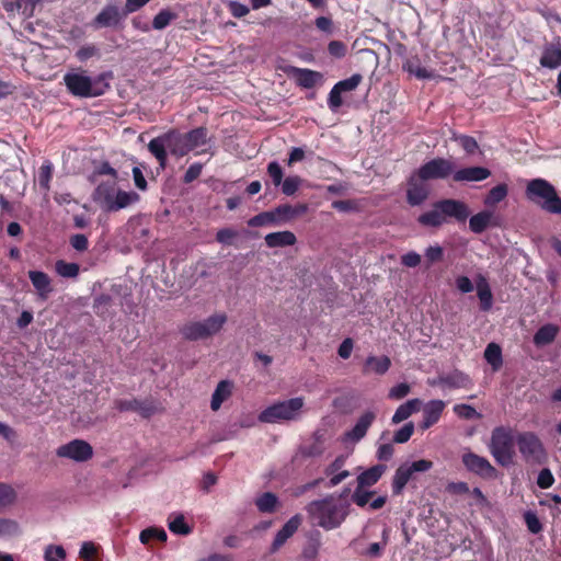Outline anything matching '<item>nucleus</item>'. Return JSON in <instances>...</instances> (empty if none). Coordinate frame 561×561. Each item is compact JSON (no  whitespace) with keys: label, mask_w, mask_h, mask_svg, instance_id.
I'll return each mask as SVG.
<instances>
[{"label":"nucleus","mask_w":561,"mask_h":561,"mask_svg":"<svg viewBox=\"0 0 561 561\" xmlns=\"http://www.w3.org/2000/svg\"><path fill=\"white\" fill-rule=\"evenodd\" d=\"M293 75L297 83L306 89L313 88L321 82L323 78L320 72L304 68H293Z\"/></svg>","instance_id":"23"},{"label":"nucleus","mask_w":561,"mask_h":561,"mask_svg":"<svg viewBox=\"0 0 561 561\" xmlns=\"http://www.w3.org/2000/svg\"><path fill=\"white\" fill-rule=\"evenodd\" d=\"M116 408L119 411H136L144 417H148L153 413V408L150 404H146L137 399L119 400L116 402Z\"/></svg>","instance_id":"30"},{"label":"nucleus","mask_w":561,"mask_h":561,"mask_svg":"<svg viewBox=\"0 0 561 561\" xmlns=\"http://www.w3.org/2000/svg\"><path fill=\"white\" fill-rule=\"evenodd\" d=\"M28 277L41 299L46 300L53 291L49 276L41 271H30Z\"/></svg>","instance_id":"21"},{"label":"nucleus","mask_w":561,"mask_h":561,"mask_svg":"<svg viewBox=\"0 0 561 561\" xmlns=\"http://www.w3.org/2000/svg\"><path fill=\"white\" fill-rule=\"evenodd\" d=\"M478 297L481 302V309L488 311L492 307V293L488 283L482 279L477 286Z\"/></svg>","instance_id":"41"},{"label":"nucleus","mask_w":561,"mask_h":561,"mask_svg":"<svg viewBox=\"0 0 561 561\" xmlns=\"http://www.w3.org/2000/svg\"><path fill=\"white\" fill-rule=\"evenodd\" d=\"M51 176H53V165L50 162H46L41 167L39 173H38V183L43 190H45V191L49 190V182L51 180Z\"/></svg>","instance_id":"52"},{"label":"nucleus","mask_w":561,"mask_h":561,"mask_svg":"<svg viewBox=\"0 0 561 561\" xmlns=\"http://www.w3.org/2000/svg\"><path fill=\"white\" fill-rule=\"evenodd\" d=\"M278 504V497L272 492H265L255 500V505L261 513H273Z\"/></svg>","instance_id":"38"},{"label":"nucleus","mask_w":561,"mask_h":561,"mask_svg":"<svg viewBox=\"0 0 561 561\" xmlns=\"http://www.w3.org/2000/svg\"><path fill=\"white\" fill-rule=\"evenodd\" d=\"M131 12H127V5L119 8L115 3H107L102 10L95 15L91 22V26L94 30L100 28H119L122 23Z\"/></svg>","instance_id":"10"},{"label":"nucleus","mask_w":561,"mask_h":561,"mask_svg":"<svg viewBox=\"0 0 561 561\" xmlns=\"http://www.w3.org/2000/svg\"><path fill=\"white\" fill-rule=\"evenodd\" d=\"M20 534L19 524L10 518H0V538L12 537Z\"/></svg>","instance_id":"46"},{"label":"nucleus","mask_w":561,"mask_h":561,"mask_svg":"<svg viewBox=\"0 0 561 561\" xmlns=\"http://www.w3.org/2000/svg\"><path fill=\"white\" fill-rule=\"evenodd\" d=\"M386 470H387L386 465H381V463L375 465V466L364 470L357 477V484H359V486L370 488L379 481V479L383 476Z\"/></svg>","instance_id":"24"},{"label":"nucleus","mask_w":561,"mask_h":561,"mask_svg":"<svg viewBox=\"0 0 561 561\" xmlns=\"http://www.w3.org/2000/svg\"><path fill=\"white\" fill-rule=\"evenodd\" d=\"M139 195L136 192H125V191H116L113 204H110L108 211H117L119 209L126 208L131 204H135L139 201Z\"/></svg>","instance_id":"29"},{"label":"nucleus","mask_w":561,"mask_h":561,"mask_svg":"<svg viewBox=\"0 0 561 561\" xmlns=\"http://www.w3.org/2000/svg\"><path fill=\"white\" fill-rule=\"evenodd\" d=\"M414 433V424L412 422L405 423L393 435V442L397 444L407 443Z\"/></svg>","instance_id":"54"},{"label":"nucleus","mask_w":561,"mask_h":561,"mask_svg":"<svg viewBox=\"0 0 561 561\" xmlns=\"http://www.w3.org/2000/svg\"><path fill=\"white\" fill-rule=\"evenodd\" d=\"M238 236V232L231 228H224L217 231L216 240L221 243L229 245L232 243L233 239Z\"/></svg>","instance_id":"60"},{"label":"nucleus","mask_w":561,"mask_h":561,"mask_svg":"<svg viewBox=\"0 0 561 561\" xmlns=\"http://www.w3.org/2000/svg\"><path fill=\"white\" fill-rule=\"evenodd\" d=\"M233 385L229 380H221L218 382L210 401L213 411L220 409L224 401H226L232 393Z\"/></svg>","instance_id":"26"},{"label":"nucleus","mask_w":561,"mask_h":561,"mask_svg":"<svg viewBox=\"0 0 561 561\" xmlns=\"http://www.w3.org/2000/svg\"><path fill=\"white\" fill-rule=\"evenodd\" d=\"M489 447L492 456L501 466H508L513 462L514 438L511 430L502 426L494 428Z\"/></svg>","instance_id":"7"},{"label":"nucleus","mask_w":561,"mask_h":561,"mask_svg":"<svg viewBox=\"0 0 561 561\" xmlns=\"http://www.w3.org/2000/svg\"><path fill=\"white\" fill-rule=\"evenodd\" d=\"M456 140L459 141L460 146L467 153L471 154L478 149V142L471 136L461 135V136L457 137Z\"/></svg>","instance_id":"62"},{"label":"nucleus","mask_w":561,"mask_h":561,"mask_svg":"<svg viewBox=\"0 0 561 561\" xmlns=\"http://www.w3.org/2000/svg\"><path fill=\"white\" fill-rule=\"evenodd\" d=\"M524 520L526 523L527 529L531 534H539L542 530V524L540 523L537 514L533 511H527L524 513Z\"/></svg>","instance_id":"51"},{"label":"nucleus","mask_w":561,"mask_h":561,"mask_svg":"<svg viewBox=\"0 0 561 561\" xmlns=\"http://www.w3.org/2000/svg\"><path fill=\"white\" fill-rule=\"evenodd\" d=\"M301 184V179L297 175L288 176L282 182V192L287 196L294 195Z\"/></svg>","instance_id":"53"},{"label":"nucleus","mask_w":561,"mask_h":561,"mask_svg":"<svg viewBox=\"0 0 561 561\" xmlns=\"http://www.w3.org/2000/svg\"><path fill=\"white\" fill-rule=\"evenodd\" d=\"M168 538L167 533L163 528L149 527L144 529L139 535V540L141 543L147 545L150 540L157 539L160 541H165Z\"/></svg>","instance_id":"42"},{"label":"nucleus","mask_w":561,"mask_h":561,"mask_svg":"<svg viewBox=\"0 0 561 561\" xmlns=\"http://www.w3.org/2000/svg\"><path fill=\"white\" fill-rule=\"evenodd\" d=\"M265 243L268 248H283L294 245L297 238L291 231H277L271 232L265 236Z\"/></svg>","instance_id":"25"},{"label":"nucleus","mask_w":561,"mask_h":561,"mask_svg":"<svg viewBox=\"0 0 561 561\" xmlns=\"http://www.w3.org/2000/svg\"><path fill=\"white\" fill-rule=\"evenodd\" d=\"M526 197L538 205L542 210L560 215L561 198L554 186L543 179H534L528 182L525 191Z\"/></svg>","instance_id":"4"},{"label":"nucleus","mask_w":561,"mask_h":561,"mask_svg":"<svg viewBox=\"0 0 561 561\" xmlns=\"http://www.w3.org/2000/svg\"><path fill=\"white\" fill-rule=\"evenodd\" d=\"M45 561H64L66 551L62 546L48 545L44 552Z\"/></svg>","instance_id":"48"},{"label":"nucleus","mask_w":561,"mask_h":561,"mask_svg":"<svg viewBox=\"0 0 561 561\" xmlns=\"http://www.w3.org/2000/svg\"><path fill=\"white\" fill-rule=\"evenodd\" d=\"M15 501V490L10 484L0 482V512L13 505Z\"/></svg>","instance_id":"40"},{"label":"nucleus","mask_w":561,"mask_h":561,"mask_svg":"<svg viewBox=\"0 0 561 561\" xmlns=\"http://www.w3.org/2000/svg\"><path fill=\"white\" fill-rule=\"evenodd\" d=\"M454 171V164L444 158H435L423 164L417 173L423 180L446 179Z\"/></svg>","instance_id":"12"},{"label":"nucleus","mask_w":561,"mask_h":561,"mask_svg":"<svg viewBox=\"0 0 561 561\" xmlns=\"http://www.w3.org/2000/svg\"><path fill=\"white\" fill-rule=\"evenodd\" d=\"M433 468V462L427 459H420L411 463L405 462L400 465L394 471L392 478V492L394 495H400L404 490L408 482L413 478L414 473L426 472Z\"/></svg>","instance_id":"9"},{"label":"nucleus","mask_w":561,"mask_h":561,"mask_svg":"<svg viewBox=\"0 0 561 561\" xmlns=\"http://www.w3.org/2000/svg\"><path fill=\"white\" fill-rule=\"evenodd\" d=\"M362 75L355 73L345 80L339 81L334 87L337 88L341 91V93L350 92L358 87V84L362 82Z\"/></svg>","instance_id":"50"},{"label":"nucleus","mask_w":561,"mask_h":561,"mask_svg":"<svg viewBox=\"0 0 561 561\" xmlns=\"http://www.w3.org/2000/svg\"><path fill=\"white\" fill-rule=\"evenodd\" d=\"M417 221L425 227H433V228H438V227L447 224L443 216V213H440V210H439V206H438L437 202L434 203L433 208L431 210L420 215Z\"/></svg>","instance_id":"28"},{"label":"nucleus","mask_w":561,"mask_h":561,"mask_svg":"<svg viewBox=\"0 0 561 561\" xmlns=\"http://www.w3.org/2000/svg\"><path fill=\"white\" fill-rule=\"evenodd\" d=\"M438 382H444V386L448 388H469L471 386L470 378L460 371H455L446 376H439Z\"/></svg>","instance_id":"34"},{"label":"nucleus","mask_w":561,"mask_h":561,"mask_svg":"<svg viewBox=\"0 0 561 561\" xmlns=\"http://www.w3.org/2000/svg\"><path fill=\"white\" fill-rule=\"evenodd\" d=\"M516 444L523 459L527 463L541 465L547 459L542 442L534 432H523L516 436Z\"/></svg>","instance_id":"8"},{"label":"nucleus","mask_w":561,"mask_h":561,"mask_svg":"<svg viewBox=\"0 0 561 561\" xmlns=\"http://www.w3.org/2000/svg\"><path fill=\"white\" fill-rule=\"evenodd\" d=\"M425 182L426 180L421 179L417 172L410 178L407 191V198L410 205H420L428 197V186Z\"/></svg>","instance_id":"14"},{"label":"nucleus","mask_w":561,"mask_h":561,"mask_svg":"<svg viewBox=\"0 0 561 561\" xmlns=\"http://www.w3.org/2000/svg\"><path fill=\"white\" fill-rule=\"evenodd\" d=\"M116 191L114 183H100L93 193V199L104 210L108 211L110 204H113Z\"/></svg>","instance_id":"22"},{"label":"nucleus","mask_w":561,"mask_h":561,"mask_svg":"<svg viewBox=\"0 0 561 561\" xmlns=\"http://www.w3.org/2000/svg\"><path fill=\"white\" fill-rule=\"evenodd\" d=\"M376 419V414L373 411H367L360 415L354 427L345 433V438L352 442L360 440L367 433L368 428Z\"/></svg>","instance_id":"18"},{"label":"nucleus","mask_w":561,"mask_h":561,"mask_svg":"<svg viewBox=\"0 0 561 561\" xmlns=\"http://www.w3.org/2000/svg\"><path fill=\"white\" fill-rule=\"evenodd\" d=\"M491 175L489 169L483 167H469L463 168L454 173V181L456 182H480Z\"/></svg>","instance_id":"19"},{"label":"nucleus","mask_w":561,"mask_h":561,"mask_svg":"<svg viewBox=\"0 0 561 561\" xmlns=\"http://www.w3.org/2000/svg\"><path fill=\"white\" fill-rule=\"evenodd\" d=\"M273 224H276V217L274 216L273 210L260 213L254 217L250 218L248 221V225L250 227H261Z\"/></svg>","instance_id":"45"},{"label":"nucleus","mask_w":561,"mask_h":561,"mask_svg":"<svg viewBox=\"0 0 561 561\" xmlns=\"http://www.w3.org/2000/svg\"><path fill=\"white\" fill-rule=\"evenodd\" d=\"M559 333V327L556 324H545L535 333L534 343L537 346H545L552 343Z\"/></svg>","instance_id":"31"},{"label":"nucleus","mask_w":561,"mask_h":561,"mask_svg":"<svg viewBox=\"0 0 561 561\" xmlns=\"http://www.w3.org/2000/svg\"><path fill=\"white\" fill-rule=\"evenodd\" d=\"M493 213L483 210L473 215L469 219V228L474 233H482L489 226L492 225Z\"/></svg>","instance_id":"32"},{"label":"nucleus","mask_w":561,"mask_h":561,"mask_svg":"<svg viewBox=\"0 0 561 561\" xmlns=\"http://www.w3.org/2000/svg\"><path fill=\"white\" fill-rule=\"evenodd\" d=\"M148 150L154 156L162 169L167 164V150L176 157H184L192 151L184 134L174 129L151 139L148 144Z\"/></svg>","instance_id":"3"},{"label":"nucleus","mask_w":561,"mask_h":561,"mask_svg":"<svg viewBox=\"0 0 561 561\" xmlns=\"http://www.w3.org/2000/svg\"><path fill=\"white\" fill-rule=\"evenodd\" d=\"M111 72L101 73L96 77H90L84 70L67 72L64 76V83L68 91L78 98L100 96L110 88L108 80Z\"/></svg>","instance_id":"2"},{"label":"nucleus","mask_w":561,"mask_h":561,"mask_svg":"<svg viewBox=\"0 0 561 561\" xmlns=\"http://www.w3.org/2000/svg\"><path fill=\"white\" fill-rule=\"evenodd\" d=\"M445 408V402L442 400H431L423 408V421L420 424L422 430H427L438 422Z\"/></svg>","instance_id":"17"},{"label":"nucleus","mask_w":561,"mask_h":561,"mask_svg":"<svg viewBox=\"0 0 561 561\" xmlns=\"http://www.w3.org/2000/svg\"><path fill=\"white\" fill-rule=\"evenodd\" d=\"M410 386L405 382H401L389 390V398L393 400H400L410 393Z\"/></svg>","instance_id":"61"},{"label":"nucleus","mask_w":561,"mask_h":561,"mask_svg":"<svg viewBox=\"0 0 561 561\" xmlns=\"http://www.w3.org/2000/svg\"><path fill=\"white\" fill-rule=\"evenodd\" d=\"M507 195V186L505 184H499L490 190L488 196L484 199V204L488 206L495 205L502 202Z\"/></svg>","instance_id":"43"},{"label":"nucleus","mask_w":561,"mask_h":561,"mask_svg":"<svg viewBox=\"0 0 561 561\" xmlns=\"http://www.w3.org/2000/svg\"><path fill=\"white\" fill-rule=\"evenodd\" d=\"M184 136L191 150H194L201 146L206 145L208 140V130L205 127H197L185 133Z\"/></svg>","instance_id":"35"},{"label":"nucleus","mask_w":561,"mask_h":561,"mask_svg":"<svg viewBox=\"0 0 561 561\" xmlns=\"http://www.w3.org/2000/svg\"><path fill=\"white\" fill-rule=\"evenodd\" d=\"M553 482H554V478L549 469L545 468L539 472L538 478H537V484L541 489L550 488L553 484Z\"/></svg>","instance_id":"64"},{"label":"nucleus","mask_w":561,"mask_h":561,"mask_svg":"<svg viewBox=\"0 0 561 561\" xmlns=\"http://www.w3.org/2000/svg\"><path fill=\"white\" fill-rule=\"evenodd\" d=\"M56 455L60 458H68L77 462H83L92 458V446L82 439H73L67 444L59 446Z\"/></svg>","instance_id":"11"},{"label":"nucleus","mask_w":561,"mask_h":561,"mask_svg":"<svg viewBox=\"0 0 561 561\" xmlns=\"http://www.w3.org/2000/svg\"><path fill=\"white\" fill-rule=\"evenodd\" d=\"M540 65L549 69H556L561 66V45L559 42L547 44L543 47Z\"/></svg>","instance_id":"20"},{"label":"nucleus","mask_w":561,"mask_h":561,"mask_svg":"<svg viewBox=\"0 0 561 561\" xmlns=\"http://www.w3.org/2000/svg\"><path fill=\"white\" fill-rule=\"evenodd\" d=\"M485 360L497 371L503 365L502 350L499 344L490 343L484 351Z\"/></svg>","instance_id":"36"},{"label":"nucleus","mask_w":561,"mask_h":561,"mask_svg":"<svg viewBox=\"0 0 561 561\" xmlns=\"http://www.w3.org/2000/svg\"><path fill=\"white\" fill-rule=\"evenodd\" d=\"M391 366V360L388 356H368L365 360V373L373 371L378 375L386 374Z\"/></svg>","instance_id":"33"},{"label":"nucleus","mask_w":561,"mask_h":561,"mask_svg":"<svg viewBox=\"0 0 561 561\" xmlns=\"http://www.w3.org/2000/svg\"><path fill=\"white\" fill-rule=\"evenodd\" d=\"M226 322L227 316L225 313H216L203 321H192L184 324L180 329V333L188 341L204 340L219 333Z\"/></svg>","instance_id":"6"},{"label":"nucleus","mask_w":561,"mask_h":561,"mask_svg":"<svg viewBox=\"0 0 561 561\" xmlns=\"http://www.w3.org/2000/svg\"><path fill=\"white\" fill-rule=\"evenodd\" d=\"M267 173L275 186H279L283 182V169L276 161H272L267 165Z\"/></svg>","instance_id":"58"},{"label":"nucleus","mask_w":561,"mask_h":561,"mask_svg":"<svg viewBox=\"0 0 561 561\" xmlns=\"http://www.w3.org/2000/svg\"><path fill=\"white\" fill-rule=\"evenodd\" d=\"M56 273L65 278H76L79 275L80 266L78 263H70L58 260L55 264Z\"/></svg>","instance_id":"39"},{"label":"nucleus","mask_w":561,"mask_h":561,"mask_svg":"<svg viewBox=\"0 0 561 561\" xmlns=\"http://www.w3.org/2000/svg\"><path fill=\"white\" fill-rule=\"evenodd\" d=\"M366 489V486H359V484H357L355 491L352 494V501L358 507H365L368 505L370 497L375 494V491H368Z\"/></svg>","instance_id":"44"},{"label":"nucleus","mask_w":561,"mask_h":561,"mask_svg":"<svg viewBox=\"0 0 561 561\" xmlns=\"http://www.w3.org/2000/svg\"><path fill=\"white\" fill-rule=\"evenodd\" d=\"M394 453L393 445L390 443H383L378 446L376 456L380 461H388L392 458Z\"/></svg>","instance_id":"63"},{"label":"nucleus","mask_w":561,"mask_h":561,"mask_svg":"<svg viewBox=\"0 0 561 561\" xmlns=\"http://www.w3.org/2000/svg\"><path fill=\"white\" fill-rule=\"evenodd\" d=\"M462 462L469 471L483 477H492L495 469L490 461L473 453H467L462 456Z\"/></svg>","instance_id":"15"},{"label":"nucleus","mask_w":561,"mask_h":561,"mask_svg":"<svg viewBox=\"0 0 561 561\" xmlns=\"http://www.w3.org/2000/svg\"><path fill=\"white\" fill-rule=\"evenodd\" d=\"M301 524V516L299 514L290 517L286 524L279 529L272 542L271 552L274 553L284 546V543L289 539L299 528Z\"/></svg>","instance_id":"16"},{"label":"nucleus","mask_w":561,"mask_h":561,"mask_svg":"<svg viewBox=\"0 0 561 561\" xmlns=\"http://www.w3.org/2000/svg\"><path fill=\"white\" fill-rule=\"evenodd\" d=\"M175 14L170 12L169 10H161L152 21V27L154 30H163L165 28L170 22L175 19Z\"/></svg>","instance_id":"49"},{"label":"nucleus","mask_w":561,"mask_h":561,"mask_svg":"<svg viewBox=\"0 0 561 561\" xmlns=\"http://www.w3.org/2000/svg\"><path fill=\"white\" fill-rule=\"evenodd\" d=\"M403 69L417 79H431L434 77L433 71L424 68L416 58L408 59L403 65Z\"/></svg>","instance_id":"37"},{"label":"nucleus","mask_w":561,"mask_h":561,"mask_svg":"<svg viewBox=\"0 0 561 561\" xmlns=\"http://www.w3.org/2000/svg\"><path fill=\"white\" fill-rule=\"evenodd\" d=\"M350 504L342 501V495L329 494L323 499L311 501L305 510L317 526L332 530L342 525L348 515Z\"/></svg>","instance_id":"1"},{"label":"nucleus","mask_w":561,"mask_h":561,"mask_svg":"<svg viewBox=\"0 0 561 561\" xmlns=\"http://www.w3.org/2000/svg\"><path fill=\"white\" fill-rule=\"evenodd\" d=\"M168 526L173 534L178 535H188L192 531V528L185 523L184 516L181 514L175 516L173 520H170Z\"/></svg>","instance_id":"47"},{"label":"nucleus","mask_w":561,"mask_h":561,"mask_svg":"<svg viewBox=\"0 0 561 561\" xmlns=\"http://www.w3.org/2000/svg\"><path fill=\"white\" fill-rule=\"evenodd\" d=\"M440 213L448 222V219H455L458 222H465L470 215L466 203L459 199L446 198L437 202Z\"/></svg>","instance_id":"13"},{"label":"nucleus","mask_w":561,"mask_h":561,"mask_svg":"<svg viewBox=\"0 0 561 561\" xmlns=\"http://www.w3.org/2000/svg\"><path fill=\"white\" fill-rule=\"evenodd\" d=\"M274 216L276 217V224L287 222L294 219L291 205L283 204L273 209Z\"/></svg>","instance_id":"56"},{"label":"nucleus","mask_w":561,"mask_h":561,"mask_svg":"<svg viewBox=\"0 0 561 561\" xmlns=\"http://www.w3.org/2000/svg\"><path fill=\"white\" fill-rule=\"evenodd\" d=\"M454 412L461 419L472 420L481 417V414L477 412V410L469 404H456L454 407Z\"/></svg>","instance_id":"55"},{"label":"nucleus","mask_w":561,"mask_h":561,"mask_svg":"<svg viewBox=\"0 0 561 561\" xmlns=\"http://www.w3.org/2000/svg\"><path fill=\"white\" fill-rule=\"evenodd\" d=\"M422 401L420 399H411L401 404L392 415L391 422L399 424L408 420L413 413L417 412L421 408Z\"/></svg>","instance_id":"27"},{"label":"nucleus","mask_w":561,"mask_h":561,"mask_svg":"<svg viewBox=\"0 0 561 561\" xmlns=\"http://www.w3.org/2000/svg\"><path fill=\"white\" fill-rule=\"evenodd\" d=\"M305 400L301 397L280 401L263 410L259 420L263 423H280L295 421L299 417Z\"/></svg>","instance_id":"5"},{"label":"nucleus","mask_w":561,"mask_h":561,"mask_svg":"<svg viewBox=\"0 0 561 561\" xmlns=\"http://www.w3.org/2000/svg\"><path fill=\"white\" fill-rule=\"evenodd\" d=\"M425 257L428 264L439 262L444 257V249L438 244L431 245L425 250Z\"/></svg>","instance_id":"59"},{"label":"nucleus","mask_w":561,"mask_h":561,"mask_svg":"<svg viewBox=\"0 0 561 561\" xmlns=\"http://www.w3.org/2000/svg\"><path fill=\"white\" fill-rule=\"evenodd\" d=\"M323 447L320 443L318 442H314L313 444L309 445V446H302L298 454H297V457L298 456H301L304 458H309V457H319L323 454Z\"/></svg>","instance_id":"57"}]
</instances>
